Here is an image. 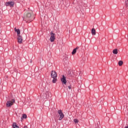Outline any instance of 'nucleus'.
Here are the masks:
<instances>
[{
    "instance_id": "f257e3e1",
    "label": "nucleus",
    "mask_w": 128,
    "mask_h": 128,
    "mask_svg": "<svg viewBox=\"0 0 128 128\" xmlns=\"http://www.w3.org/2000/svg\"><path fill=\"white\" fill-rule=\"evenodd\" d=\"M15 102L16 101L14 100V98H13L11 100H9L7 101L6 103V106L7 108H11L12 106H14V104Z\"/></svg>"
},
{
    "instance_id": "f03ea898",
    "label": "nucleus",
    "mask_w": 128,
    "mask_h": 128,
    "mask_svg": "<svg viewBox=\"0 0 128 128\" xmlns=\"http://www.w3.org/2000/svg\"><path fill=\"white\" fill-rule=\"evenodd\" d=\"M60 81L64 88H66L65 86H66V78L64 76V75H62V77L60 78Z\"/></svg>"
},
{
    "instance_id": "7ed1b4c3",
    "label": "nucleus",
    "mask_w": 128,
    "mask_h": 128,
    "mask_svg": "<svg viewBox=\"0 0 128 128\" xmlns=\"http://www.w3.org/2000/svg\"><path fill=\"white\" fill-rule=\"evenodd\" d=\"M50 34V41L51 42H54V40H56V34H54L52 32H51Z\"/></svg>"
},
{
    "instance_id": "20e7f679",
    "label": "nucleus",
    "mask_w": 128,
    "mask_h": 128,
    "mask_svg": "<svg viewBox=\"0 0 128 128\" xmlns=\"http://www.w3.org/2000/svg\"><path fill=\"white\" fill-rule=\"evenodd\" d=\"M58 112L60 116L59 118V120H62L64 118V113H62V110H58Z\"/></svg>"
},
{
    "instance_id": "39448f33",
    "label": "nucleus",
    "mask_w": 128,
    "mask_h": 128,
    "mask_svg": "<svg viewBox=\"0 0 128 128\" xmlns=\"http://www.w3.org/2000/svg\"><path fill=\"white\" fill-rule=\"evenodd\" d=\"M25 18L26 20H32V14L30 13H27L25 16Z\"/></svg>"
},
{
    "instance_id": "423d86ee",
    "label": "nucleus",
    "mask_w": 128,
    "mask_h": 128,
    "mask_svg": "<svg viewBox=\"0 0 128 128\" xmlns=\"http://www.w3.org/2000/svg\"><path fill=\"white\" fill-rule=\"evenodd\" d=\"M51 78H57L58 77V74H56V72L54 70H52L51 72Z\"/></svg>"
},
{
    "instance_id": "0eeeda50",
    "label": "nucleus",
    "mask_w": 128,
    "mask_h": 128,
    "mask_svg": "<svg viewBox=\"0 0 128 128\" xmlns=\"http://www.w3.org/2000/svg\"><path fill=\"white\" fill-rule=\"evenodd\" d=\"M18 42L20 44L22 43V37L20 35L18 36Z\"/></svg>"
},
{
    "instance_id": "6e6552de",
    "label": "nucleus",
    "mask_w": 128,
    "mask_h": 128,
    "mask_svg": "<svg viewBox=\"0 0 128 128\" xmlns=\"http://www.w3.org/2000/svg\"><path fill=\"white\" fill-rule=\"evenodd\" d=\"M6 6H14V3L13 2H7L6 4Z\"/></svg>"
},
{
    "instance_id": "1a4fd4ad",
    "label": "nucleus",
    "mask_w": 128,
    "mask_h": 128,
    "mask_svg": "<svg viewBox=\"0 0 128 128\" xmlns=\"http://www.w3.org/2000/svg\"><path fill=\"white\" fill-rule=\"evenodd\" d=\"M14 32H17V36H20V29H16V28H14Z\"/></svg>"
},
{
    "instance_id": "9d476101",
    "label": "nucleus",
    "mask_w": 128,
    "mask_h": 128,
    "mask_svg": "<svg viewBox=\"0 0 128 128\" xmlns=\"http://www.w3.org/2000/svg\"><path fill=\"white\" fill-rule=\"evenodd\" d=\"M79 48H80V47L77 46L76 48L74 49L72 52V54H76V50H78Z\"/></svg>"
},
{
    "instance_id": "9b49d317",
    "label": "nucleus",
    "mask_w": 128,
    "mask_h": 128,
    "mask_svg": "<svg viewBox=\"0 0 128 128\" xmlns=\"http://www.w3.org/2000/svg\"><path fill=\"white\" fill-rule=\"evenodd\" d=\"M91 32H92V36H96V29H94V28H92Z\"/></svg>"
},
{
    "instance_id": "f8f14e48",
    "label": "nucleus",
    "mask_w": 128,
    "mask_h": 128,
    "mask_svg": "<svg viewBox=\"0 0 128 128\" xmlns=\"http://www.w3.org/2000/svg\"><path fill=\"white\" fill-rule=\"evenodd\" d=\"M68 78H72V72L70 71H68Z\"/></svg>"
},
{
    "instance_id": "ddd939ff",
    "label": "nucleus",
    "mask_w": 128,
    "mask_h": 128,
    "mask_svg": "<svg viewBox=\"0 0 128 128\" xmlns=\"http://www.w3.org/2000/svg\"><path fill=\"white\" fill-rule=\"evenodd\" d=\"M12 128H20L18 126V125H16V122L13 123Z\"/></svg>"
},
{
    "instance_id": "4468645a",
    "label": "nucleus",
    "mask_w": 128,
    "mask_h": 128,
    "mask_svg": "<svg viewBox=\"0 0 128 128\" xmlns=\"http://www.w3.org/2000/svg\"><path fill=\"white\" fill-rule=\"evenodd\" d=\"M112 52L114 54H118V49L114 50Z\"/></svg>"
},
{
    "instance_id": "2eb2a0df",
    "label": "nucleus",
    "mask_w": 128,
    "mask_h": 128,
    "mask_svg": "<svg viewBox=\"0 0 128 128\" xmlns=\"http://www.w3.org/2000/svg\"><path fill=\"white\" fill-rule=\"evenodd\" d=\"M123 64H124V62L122 60H120L118 62V66H122Z\"/></svg>"
},
{
    "instance_id": "dca6fc26",
    "label": "nucleus",
    "mask_w": 128,
    "mask_h": 128,
    "mask_svg": "<svg viewBox=\"0 0 128 128\" xmlns=\"http://www.w3.org/2000/svg\"><path fill=\"white\" fill-rule=\"evenodd\" d=\"M53 78L52 80V82L53 84H56V78Z\"/></svg>"
},
{
    "instance_id": "f3484780",
    "label": "nucleus",
    "mask_w": 128,
    "mask_h": 128,
    "mask_svg": "<svg viewBox=\"0 0 128 128\" xmlns=\"http://www.w3.org/2000/svg\"><path fill=\"white\" fill-rule=\"evenodd\" d=\"M27 118V116H26V114H22V116L21 118Z\"/></svg>"
},
{
    "instance_id": "a211bd4d",
    "label": "nucleus",
    "mask_w": 128,
    "mask_h": 128,
    "mask_svg": "<svg viewBox=\"0 0 128 128\" xmlns=\"http://www.w3.org/2000/svg\"><path fill=\"white\" fill-rule=\"evenodd\" d=\"M74 122H75V124H78V120L74 119Z\"/></svg>"
},
{
    "instance_id": "6ab92c4d",
    "label": "nucleus",
    "mask_w": 128,
    "mask_h": 128,
    "mask_svg": "<svg viewBox=\"0 0 128 128\" xmlns=\"http://www.w3.org/2000/svg\"><path fill=\"white\" fill-rule=\"evenodd\" d=\"M68 60V56H65L64 58V60Z\"/></svg>"
},
{
    "instance_id": "aec40b11",
    "label": "nucleus",
    "mask_w": 128,
    "mask_h": 128,
    "mask_svg": "<svg viewBox=\"0 0 128 128\" xmlns=\"http://www.w3.org/2000/svg\"><path fill=\"white\" fill-rule=\"evenodd\" d=\"M125 2H126V6H128V0H126Z\"/></svg>"
},
{
    "instance_id": "412c9836",
    "label": "nucleus",
    "mask_w": 128,
    "mask_h": 128,
    "mask_svg": "<svg viewBox=\"0 0 128 128\" xmlns=\"http://www.w3.org/2000/svg\"><path fill=\"white\" fill-rule=\"evenodd\" d=\"M68 88L69 90H72V84H70L69 86H68Z\"/></svg>"
},
{
    "instance_id": "4be33fe9",
    "label": "nucleus",
    "mask_w": 128,
    "mask_h": 128,
    "mask_svg": "<svg viewBox=\"0 0 128 128\" xmlns=\"http://www.w3.org/2000/svg\"><path fill=\"white\" fill-rule=\"evenodd\" d=\"M30 62H32V61H30Z\"/></svg>"
}]
</instances>
